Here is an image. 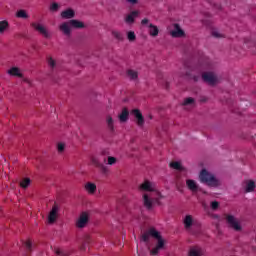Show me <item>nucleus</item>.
<instances>
[{
	"mask_svg": "<svg viewBox=\"0 0 256 256\" xmlns=\"http://www.w3.org/2000/svg\"><path fill=\"white\" fill-rule=\"evenodd\" d=\"M71 27L74 29H83L85 24L79 20H70L68 22H64L59 26V30L63 32V35L66 37H71Z\"/></svg>",
	"mask_w": 256,
	"mask_h": 256,
	"instance_id": "obj_1",
	"label": "nucleus"
},
{
	"mask_svg": "<svg viewBox=\"0 0 256 256\" xmlns=\"http://www.w3.org/2000/svg\"><path fill=\"white\" fill-rule=\"evenodd\" d=\"M199 179L209 187H219V180L205 169L200 172Z\"/></svg>",
	"mask_w": 256,
	"mask_h": 256,
	"instance_id": "obj_2",
	"label": "nucleus"
},
{
	"mask_svg": "<svg viewBox=\"0 0 256 256\" xmlns=\"http://www.w3.org/2000/svg\"><path fill=\"white\" fill-rule=\"evenodd\" d=\"M152 237H154V239H157L158 242L156 247L150 250V255H159L161 249H165V240L163 239L159 231L155 230H152Z\"/></svg>",
	"mask_w": 256,
	"mask_h": 256,
	"instance_id": "obj_3",
	"label": "nucleus"
},
{
	"mask_svg": "<svg viewBox=\"0 0 256 256\" xmlns=\"http://www.w3.org/2000/svg\"><path fill=\"white\" fill-rule=\"evenodd\" d=\"M224 217L226 219V223L230 229H233L234 231H242L243 227L241 226V222L238 218L231 214H224Z\"/></svg>",
	"mask_w": 256,
	"mask_h": 256,
	"instance_id": "obj_4",
	"label": "nucleus"
},
{
	"mask_svg": "<svg viewBox=\"0 0 256 256\" xmlns=\"http://www.w3.org/2000/svg\"><path fill=\"white\" fill-rule=\"evenodd\" d=\"M202 80L204 81V83H208V85H211L212 87L219 83V78L217 77V74L215 72L202 73Z\"/></svg>",
	"mask_w": 256,
	"mask_h": 256,
	"instance_id": "obj_5",
	"label": "nucleus"
},
{
	"mask_svg": "<svg viewBox=\"0 0 256 256\" xmlns=\"http://www.w3.org/2000/svg\"><path fill=\"white\" fill-rule=\"evenodd\" d=\"M31 27L35 31L40 33V35H43L45 37V39L51 38V33H49V30H47V28L43 24H39L37 22H32Z\"/></svg>",
	"mask_w": 256,
	"mask_h": 256,
	"instance_id": "obj_6",
	"label": "nucleus"
},
{
	"mask_svg": "<svg viewBox=\"0 0 256 256\" xmlns=\"http://www.w3.org/2000/svg\"><path fill=\"white\" fill-rule=\"evenodd\" d=\"M87 223H89V213L87 212H82L76 221V227L78 229H83L87 227Z\"/></svg>",
	"mask_w": 256,
	"mask_h": 256,
	"instance_id": "obj_7",
	"label": "nucleus"
},
{
	"mask_svg": "<svg viewBox=\"0 0 256 256\" xmlns=\"http://www.w3.org/2000/svg\"><path fill=\"white\" fill-rule=\"evenodd\" d=\"M59 213V204L54 203L52 210L48 215V223L53 224L57 221V214Z\"/></svg>",
	"mask_w": 256,
	"mask_h": 256,
	"instance_id": "obj_8",
	"label": "nucleus"
},
{
	"mask_svg": "<svg viewBox=\"0 0 256 256\" xmlns=\"http://www.w3.org/2000/svg\"><path fill=\"white\" fill-rule=\"evenodd\" d=\"M131 113L134 115L138 127H143V125H145V118L143 117V114H141V111L139 109H134Z\"/></svg>",
	"mask_w": 256,
	"mask_h": 256,
	"instance_id": "obj_9",
	"label": "nucleus"
},
{
	"mask_svg": "<svg viewBox=\"0 0 256 256\" xmlns=\"http://www.w3.org/2000/svg\"><path fill=\"white\" fill-rule=\"evenodd\" d=\"M174 29L170 31L171 37H185V32L181 29V26L179 24L173 25Z\"/></svg>",
	"mask_w": 256,
	"mask_h": 256,
	"instance_id": "obj_10",
	"label": "nucleus"
},
{
	"mask_svg": "<svg viewBox=\"0 0 256 256\" xmlns=\"http://www.w3.org/2000/svg\"><path fill=\"white\" fill-rule=\"evenodd\" d=\"M205 255V250L200 246H192L189 251V256H203Z\"/></svg>",
	"mask_w": 256,
	"mask_h": 256,
	"instance_id": "obj_11",
	"label": "nucleus"
},
{
	"mask_svg": "<svg viewBox=\"0 0 256 256\" xmlns=\"http://www.w3.org/2000/svg\"><path fill=\"white\" fill-rule=\"evenodd\" d=\"M139 191L153 192L155 191V188L153 187V184L149 180H145L142 184H140Z\"/></svg>",
	"mask_w": 256,
	"mask_h": 256,
	"instance_id": "obj_12",
	"label": "nucleus"
},
{
	"mask_svg": "<svg viewBox=\"0 0 256 256\" xmlns=\"http://www.w3.org/2000/svg\"><path fill=\"white\" fill-rule=\"evenodd\" d=\"M91 163L92 165H94L95 167H97L98 169H100V171H102V173H107L109 170L106 168L105 165H103V163H100L99 160L96 157H92L91 158Z\"/></svg>",
	"mask_w": 256,
	"mask_h": 256,
	"instance_id": "obj_13",
	"label": "nucleus"
},
{
	"mask_svg": "<svg viewBox=\"0 0 256 256\" xmlns=\"http://www.w3.org/2000/svg\"><path fill=\"white\" fill-rule=\"evenodd\" d=\"M186 185L188 189L193 193H197L199 191V185H197V182H195V180H191V179L186 180Z\"/></svg>",
	"mask_w": 256,
	"mask_h": 256,
	"instance_id": "obj_14",
	"label": "nucleus"
},
{
	"mask_svg": "<svg viewBox=\"0 0 256 256\" xmlns=\"http://www.w3.org/2000/svg\"><path fill=\"white\" fill-rule=\"evenodd\" d=\"M139 15V11H132L130 14H128L125 18V23L128 25H133L135 23V17Z\"/></svg>",
	"mask_w": 256,
	"mask_h": 256,
	"instance_id": "obj_15",
	"label": "nucleus"
},
{
	"mask_svg": "<svg viewBox=\"0 0 256 256\" xmlns=\"http://www.w3.org/2000/svg\"><path fill=\"white\" fill-rule=\"evenodd\" d=\"M8 75H12L13 77H19L20 79L23 78V73L18 67H12L8 70Z\"/></svg>",
	"mask_w": 256,
	"mask_h": 256,
	"instance_id": "obj_16",
	"label": "nucleus"
},
{
	"mask_svg": "<svg viewBox=\"0 0 256 256\" xmlns=\"http://www.w3.org/2000/svg\"><path fill=\"white\" fill-rule=\"evenodd\" d=\"M143 202H144V207H146V209L148 210L153 209V200L149 198V195L147 194L143 195Z\"/></svg>",
	"mask_w": 256,
	"mask_h": 256,
	"instance_id": "obj_17",
	"label": "nucleus"
},
{
	"mask_svg": "<svg viewBox=\"0 0 256 256\" xmlns=\"http://www.w3.org/2000/svg\"><path fill=\"white\" fill-rule=\"evenodd\" d=\"M62 19H73L75 17V11L73 9H67L61 13Z\"/></svg>",
	"mask_w": 256,
	"mask_h": 256,
	"instance_id": "obj_18",
	"label": "nucleus"
},
{
	"mask_svg": "<svg viewBox=\"0 0 256 256\" xmlns=\"http://www.w3.org/2000/svg\"><path fill=\"white\" fill-rule=\"evenodd\" d=\"M153 231H157V230L155 228H150L148 231H146L142 234L141 239L144 241V243H147V241H149L150 237H153Z\"/></svg>",
	"mask_w": 256,
	"mask_h": 256,
	"instance_id": "obj_19",
	"label": "nucleus"
},
{
	"mask_svg": "<svg viewBox=\"0 0 256 256\" xmlns=\"http://www.w3.org/2000/svg\"><path fill=\"white\" fill-rule=\"evenodd\" d=\"M121 123H125L129 119V110L123 108L122 113L118 116Z\"/></svg>",
	"mask_w": 256,
	"mask_h": 256,
	"instance_id": "obj_20",
	"label": "nucleus"
},
{
	"mask_svg": "<svg viewBox=\"0 0 256 256\" xmlns=\"http://www.w3.org/2000/svg\"><path fill=\"white\" fill-rule=\"evenodd\" d=\"M192 226H193V216L186 215V217L184 218L185 229H191Z\"/></svg>",
	"mask_w": 256,
	"mask_h": 256,
	"instance_id": "obj_21",
	"label": "nucleus"
},
{
	"mask_svg": "<svg viewBox=\"0 0 256 256\" xmlns=\"http://www.w3.org/2000/svg\"><path fill=\"white\" fill-rule=\"evenodd\" d=\"M245 191L246 193H252V191H255V181L247 180Z\"/></svg>",
	"mask_w": 256,
	"mask_h": 256,
	"instance_id": "obj_22",
	"label": "nucleus"
},
{
	"mask_svg": "<svg viewBox=\"0 0 256 256\" xmlns=\"http://www.w3.org/2000/svg\"><path fill=\"white\" fill-rule=\"evenodd\" d=\"M149 35H151V37H157V35H159V28L153 24H149Z\"/></svg>",
	"mask_w": 256,
	"mask_h": 256,
	"instance_id": "obj_23",
	"label": "nucleus"
},
{
	"mask_svg": "<svg viewBox=\"0 0 256 256\" xmlns=\"http://www.w3.org/2000/svg\"><path fill=\"white\" fill-rule=\"evenodd\" d=\"M85 189H86V191H88V193L93 195V193H95V191H97V185H95V184H93L91 182H88L85 185Z\"/></svg>",
	"mask_w": 256,
	"mask_h": 256,
	"instance_id": "obj_24",
	"label": "nucleus"
},
{
	"mask_svg": "<svg viewBox=\"0 0 256 256\" xmlns=\"http://www.w3.org/2000/svg\"><path fill=\"white\" fill-rule=\"evenodd\" d=\"M16 17L18 19H29V14H27L26 10L21 9L16 12Z\"/></svg>",
	"mask_w": 256,
	"mask_h": 256,
	"instance_id": "obj_25",
	"label": "nucleus"
},
{
	"mask_svg": "<svg viewBox=\"0 0 256 256\" xmlns=\"http://www.w3.org/2000/svg\"><path fill=\"white\" fill-rule=\"evenodd\" d=\"M7 29H9V22L7 20L0 21V35H2V33H5Z\"/></svg>",
	"mask_w": 256,
	"mask_h": 256,
	"instance_id": "obj_26",
	"label": "nucleus"
},
{
	"mask_svg": "<svg viewBox=\"0 0 256 256\" xmlns=\"http://www.w3.org/2000/svg\"><path fill=\"white\" fill-rule=\"evenodd\" d=\"M170 167L176 169V171H185V168L182 167L181 162H171Z\"/></svg>",
	"mask_w": 256,
	"mask_h": 256,
	"instance_id": "obj_27",
	"label": "nucleus"
},
{
	"mask_svg": "<svg viewBox=\"0 0 256 256\" xmlns=\"http://www.w3.org/2000/svg\"><path fill=\"white\" fill-rule=\"evenodd\" d=\"M127 75L129 79H132V80H135L137 79V77H139V74L137 73V71H134V70H128Z\"/></svg>",
	"mask_w": 256,
	"mask_h": 256,
	"instance_id": "obj_28",
	"label": "nucleus"
},
{
	"mask_svg": "<svg viewBox=\"0 0 256 256\" xmlns=\"http://www.w3.org/2000/svg\"><path fill=\"white\" fill-rule=\"evenodd\" d=\"M24 247H25L26 251L31 253L33 251V243L31 242V240L25 241L24 242Z\"/></svg>",
	"mask_w": 256,
	"mask_h": 256,
	"instance_id": "obj_29",
	"label": "nucleus"
},
{
	"mask_svg": "<svg viewBox=\"0 0 256 256\" xmlns=\"http://www.w3.org/2000/svg\"><path fill=\"white\" fill-rule=\"evenodd\" d=\"M47 63L49 65V67H51V69H55L57 62L55 61V59H53V57L49 56L47 58Z\"/></svg>",
	"mask_w": 256,
	"mask_h": 256,
	"instance_id": "obj_30",
	"label": "nucleus"
},
{
	"mask_svg": "<svg viewBox=\"0 0 256 256\" xmlns=\"http://www.w3.org/2000/svg\"><path fill=\"white\" fill-rule=\"evenodd\" d=\"M127 39H128L131 43H133V41H136L137 36L135 35V32H133V31L127 32Z\"/></svg>",
	"mask_w": 256,
	"mask_h": 256,
	"instance_id": "obj_31",
	"label": "nucleus"
},
{
	"mask_svg": "<svg viewBox=\"0 0 256 256\" xmlns=\"http://www.w3.org/2000/svg\"><path fill=\"white\" fill-rule=\"evenodd\" d=\"M31 184V179L29 178H25L24 180H22L20 182V186L23 188V189H27V186Z\"/></svg>",
	"mask_w": 256,
	"mask_h": 256,
	"instance_id": "obj_32",
	"label": "nucleus"
},
{
	"mask_svg": "<svg viewBox=\"0 0 256 256\" xmlns=\"http://www.w3.org/2000/svg\"><path fill=\"white\" fill-rule=\"evenodd\" d=\"M112 35L118 41H123V34H121V32H119V31H112Z\"/></svg>",
	"mask_w": 256,
	"mask_h": 256,
	"instance_id": "obj_33",
	"label": "nucleus"
},
{
	"mask_svg": "<svg viewBox=\"0 0 256 256\" xmlns=\"http://www.w3.org/2000/svg\"><path fill=\"white\" fill-rule=\"evenodd\" d=\"M195 103V99L188 97L184 100V102L182 103V105L187 106V105H193Z\"/></svg>",
	"mask_w": 256,
	"mask_h": 256,
	"instance_id": "obj_34",
	"label": "nucleus"
},
{
	"mask_svg": "<svg viewBox=\"0 0 256 256\" xmlns=\"http://www.w3.org/2000/svg\"><path fill=\"white\" fill-rule=\"evenodd\" d=\"M91 241V237L89 235H86L84 237V244L81 246V250L85 251V245H87V243H90Z\"/></svg>",
	"mask_w": 256,
	"mask_h": 256,
	"instance_id": "obj_35",
	"label": "nucleus"
},
{
	"mask_svg": "<svg viewBox=\"0 0 256 256\" xmlns=\"http://www.w3.org/2000/svg\"><path fill=\"white\" fill-rule=\"evenodd\" d=\"M50 11H54V12L59 11V4H58L57 2H53V3L50 5Z\"/></svg>",
	"mask_w": 256,
	"mask_h": 256,
	"instance_id": "obj_36",
	"label": "nucleus"
},
{
	"mask_svg": "<svg viewBox=\"0 0 256 256\" xmlns=\"http://www.w3.org/2000/svg\"><path fill=\"white\" fill-rule=\"evenodd\" d=\"M107 125L111 131H113V118L111 116H107Z\"/></svg>",
	"mask_w": 256,
	"mask_h": 256,
	"instance_id": "obj_37",
	"label": "nucleus"
},
{
	"mask_svg": "<svg viewBox=\"0 0 256 256\" xmlns=\"http://www.w3.org/2000/svg\"><path fill=\"white\" fill-rule=\"evenodd\" d=\"M115 163H117V158H115L113 156H109L108 157V165H115Z\"/></svg>",
	"mask_w": 256,
	"mask_h": 256,
	"instance_id": "obj_38",
	"label": "nucleus"
},
{
	"mask_svg": "<svg viewBox=\"0 0 256 256\" xmlns=\"http://www.w3.org/2000/svg\"><path fill=\"white\" fill-rule=\"evenodd\" d=\"M211 209H213V211H217V209H219V202L217 201L211 202Z\"/></svg>",
	"mask_w": 256,
	"mask_h": 256,
	"instance_id": "obj_39",
	"label": "nucleus"
},
{
	"mask_svg": "<svg viewBox=\"0 0 256 256\" xmlns=\"http://www.w3.org/2000/svg\"><path fill=\"white\" fill-rule=\"evenodd\" d=\"M57 149H58L59 153H63L65 151V144L58 143Z\"/></svg>",
	"mask_w": 256,
	"mask_h": 256,
	"instance_id": "obj_40",
	"label": "nucleus"
},
{
	"mask_svg": "<svg viewBox=\"0 0 256 256\" xmlns=\"http://www.w3.org/2000/svg\"><path fill=\"white\" fill-rule=\"evenodd\" d=\"M55 253L58 256H65V255H67V253L63 252V250H61L60 248H55Z\"/></svg>",
	"mask_w": 256,
	"mask_h": 256,
	"instance_id": "obj_41",
	"label": "nucleus"
},
{
	"mask_svg": "<svg viewBox=\"0 0 256 256\" xmlns=\"http://www.w3.org/2000/svg\"><path fill=\"white\" fill-rule=\"evenodd\" d=\"M212 36H213V37H216L217 39H219V38L223 37V34H220V33L217 32V31H213V32H212Z\"/></svg>",
	"mask_w": 256,
	"mask_h": 256,
	"instance_id": "obj_42",
	"label": "nucleus"
},
{
	"mask_svg": "<svg viewBox=\"0 0 256 256\" xmlns=\"http://www.w3.org/2000/svg\"><path fill=\"white\" fill-rule=\"evenodd\" d=\"M208 100L209 99L205 96H200V98H199L200 103H207Z\"/></svg>",
	"mask_w": 256,
	"mask_h": 256,
	"instance_id": "obj_43",
	"label": "nucleus"
},
{
	"mask_svg": "<svg viewBox=\"0 0 256 256\" xmlns=\"http://www.w3.org/2000/svg\"><path fill=\"white\" fill-rule=\"evenodd\" d=\"M147 23H149V19H147V18H144V19L141 21V24H142V25H147Z\"/></svg>",
	"mask_w": 256,
	"mask_h": 256,
	"instance_id": "obj_44",
	"label": "nucleus"
},
{
	"mask_svg": "<svg viewBox=\"0 0 256 256\" xmlns=\"http://www.w3.org/2000/svg\"><path fill=\"white\" fill-rule=\"evenodd\" d=\"M128 3H131L132 5H135V3H137V0H127Z\"/></svg>",
	"mask_w": 256,
	"mask_h": 256,
	"instance_id": "obj_45",
	"label": "nucleus"
},
{
	"mask_svg": "<svg viewBox=\"0 0 256 256\" xmlns=\"http://www.w3.org/2000/svg\"><path fill=\"white\" fill-rule=\"evenodd\" d=\"M192 79H193V81L197 82V81H199V76H193Z\"/></svg>",
	"mask_w": 256,
	"mask_h": 256,
	"instance_id": "obj_46",
	"label": "nucleus"
},
{
	"mask_svg": "<svg viewBox=\"0 0 256 256\" xmlns=\"http://www.w3.org/2000/svg\"><path fill=\"white\" fill-rule=\"evenodd\" d=\"M105 161H107V159H106V158H104V162H105Z\"/></svg>",
	"mask_w": 256,
	"mask_h": 256,
	"instance_id": "obj_47",
	"label": "nucleus"
},
{
	"mask_svg": "<svg viewBox=\"0 0 256 256\" xmlns=\"http://www.w3.org/2000/svg\"><path fill=\"white\" fill-rule=\"evenodd\" d=\"M187 76H189V73H186Z\"/></svg>",
	"mask_w": 256,
	"mask_h": 256,
	"instance_id": "obj_48",
	"label": "nucleus"
}]
</instances>
